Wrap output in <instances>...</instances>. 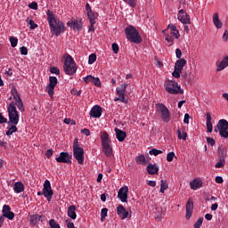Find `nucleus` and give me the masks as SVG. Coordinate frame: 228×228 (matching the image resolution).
I'll return each mask as SVG.
<instances>
[{
    "label": "nucleus",
    "mask_w": 228,
    "mask_h": 228,
    "mask_svg": "<svg viewBox=\"0 0 228 228\" xmlns=\"http://www.w3.org/2000/svg\"><path fill=\"white\" fill-rule=\"evenodd\" d=\"M48 24L50 26V31L55 37H60L63 31H65V25L56 18L54 14H47Z\"/></svg>",
    "instance_id": "f257e3e1"
},
{
    "label": "nucleus",
    "mask_w": 228,
    "mask_h": 228,
    "mask_svg": "<svg viewBox=\"0 0 228 228\" xmlns=\"http://www.w3.org/2000/svg\"><path fill=\"white\" fill-rule=\"evenodd\" d=\"M7 111L9 115L8 126H17V124H19L20 115L19 114V111H17V107L15 106V102H12L8 105Z\"/></svg>",
    "instance_id": "f03ea898"
},
{
    "label": "nucleus",
    "mask_w": 228,
    "mask_h": 228,
    "mask_svg": "<svg viewBox=\"0 0 228 228\" xmlns=\"http://www.w3.org/2000/svg\"><path fill=\"white\" fill-rule=\"evenodd\" d=\"M64 66L63 69L65 74L68 76H74L77 70V67L76 66V62L74 61V58L70 56L69 53L64 55Z\"/></svg>",
    "instance_id": "7ed1b4c3"
},
{
    "label": "nucleus",
    "mask_w": 228,
    "mask_h": 228,
    "mask_svg": "<svg viewBox=\"0 0 228 228\" xmlns=\"http://www.w3.org/2000/svg\"><path fill=\"white\" fill-rule=\"evenodd\" d=\"M164 87L167 94L177 95V94H184V90L181 89V86L175 80H166Z\"/></svg>",
    "instance_id": "20e7f679"
},
{
    "label": "nucleus",
    "mask_w": 228,
    "mask_h": 228,
    "mask_svg": "<svg viewBox=\"0 0 228 228\" xmlns=\"http://www.w3.org/2000/svg\"><path fill=\"white\" fill-rule=\"evenodd\" d=\"M125 35H126L127 40L133 44H140L142 42V37H140V33H138V30L134 26L129 25L125 29Z\"/></svg>",
    "instance_id": "39448f33"
},
{
    "label": "nucleus",
    "mask_w": 228,
    "mask_h": 228,
    "mask_svg": "<svg viewBox=\"0 0 228 228\" xmlns=\"http://www.w3.org/2000/svg\"><path fill=\"white\" fill-rule=\"evenodd\" d=\"M127 90V84H122L119 87L116 88V95L118 97L114 98L115 102H124V104H127L129 101L126 99V92Z\"/></svg>",
    "instance_id": "423d86ee"
},
{
    "label": "nucleus",
    "mask_w": 228,
    "mask_h": 228,
    "mask_svg": "<svg viewBox=\"0 0 228 228\" xmlns=\"http://www.w3.org/2000/svg\"><path fill=\"white\" fill-rule=\"evenodd\" d=\"M155 108L159 113L162 121L168 123L170 121V110H168V108L163 103H157Z\"/></svg>",
    "instance_id": "0eeeda50"
},
{
    "label": "nucleus",
    "mask_w": 228,
    "mask_h": 228,
    "mask_svg": "<svg viewBox=\"0 0 228 228\" xmlns=\"http://www.w3.org/2000/svg\"><path fill=\"white\" fill-rule=\"evenodd\" d=\"M43 195L48 202H51L53 196L54 195V191L51 187V182L49 180H45L43 184Z\"/></svg>",
    "instance_id": "6e6552de"
},
{
    "label": "nucleus",
    "mask_w": 228,
    "mask_h": 228,
    "mask_svg": "<svg viewBox=\"0 0 228 228\" xmlns=\"http://www.w3.org/2000/svg\"><path fill=\"white\" fill-rule=\"evenodd\" d=\"M73 156L79 165L85 163V150L82 147L75 146L73 148Z\"/></svg>",
    "instance_id": "1a4fd4ad"
},
{
    "label": "nucleus",
    "mask_w": 228,
    "mask_h": 228,
    "mask_svg": "<svg viewBox=\"0 0 228 228\" xmlns=\"http://www.w3.org/2000/svg\"><path fill=\"white\" fill-rule=\"evenodd\" d=\"M58 85V78L56 77H49V84L46 86V92L50 97H54V88Z\"/></svg>",
    "instance_id": "9d476101"
},
{
    "label": "nucleus",
    "mask_w": 228,
    "mask_h": 228,
    "mask_svg": "<svg viewBox=\"0 0 228 228\" xmlns=\"http://www.w3.org/2000/svg\"><path fill=\"white\" fill-rule=\"evenodd\" d=\"M177 19L180 20V22H182V24H191L190 14L183 9L178 11Z\"/></svg>",
    "instance_id": "9b49d317"
},
{
    "label": "nucleus",
    "mask_w": 228,
    "mask_h": 228,
    "mask_svg": "<svg viewBox=\"0 0 228 228\" xmlns=\"http://www.w3.org/2000/svg\"><path fill=\"white\" fill-rule=\"evenodd\" d=\"M129 193V187L124 186L118 191V199L122 202H127V194Z\"/></svg>",
    "instance_id": "f8f14e48"
},
{
    "label": "nucleus",
    "mask_w": 228,
    "mask_h": 228,
    "mask_svg": "<svg viewBox=\"0 0 228 228\" xmlns=\"http://www.w3.org/2000/svg\"><path fill=\"white\" fill-rule=\"evenodd\" d=\"M3 216L8 220H13L15 218V213L12 212V208L9 205H4L2 209Z\"/></svg>",
    "instance_id": "ddd939ff"
},
{
    "label": "nucleus",
    "mask_w": 228,
    "mask_h": 228,
    "mask_svg": "<svg viewBox=\"0 0 228 228\" xmlns=\"http://www.w3.org/2000/svg\"><path fill=\"white\" fill-rule=\"evenodd\" d=\"M57 163H70L72 159V155L69 154L68 152H61L60 156L56 159Z\"/></svg>",
    "instance_id": "4468645a"
},
{
    "label": "nucleus",
    "mask_w": 228,
    "mask_h": 228,
    "mask_svg": "<svg viewBox=\"0 0 228 228\" xmlns=\"http://www.w3.org/2000/svg\"><path fill=\"white\" fill-rule=\"evenodd\" d=\"M185 209H186L185 218L186 220H190V218H191V216L193 215V199L189 198L186 203Z\"/></svg>",
    "instance_id": "2eb2a0df"
},
{
    "label": "nucleus",
    "mask_w": 228,
    "mask_h": 228,
    "mask_svg": "<svg viewBox=\"0 0 228 228\" xmlns=\"http://www.w3.org/2000/svg\"><path fill=\"white\" fill-rule=\"evenodd\" d=\"M68 28H70L74 31H81V28H83V23L77 20H71L67 22Z\"/></svg>",
    "instance_id": "dca6fc26"
},
{
    "label": "nucleus",
    "mask_w": 228,
    "mask_h": 228,
    "mask_svg": "<svg viewBox=\"0 0 228 228\" xmlns=\"http://www.w3.org/2000/svg\"><path fill=\"white\" fill-rule=\"evenodd\" d=\"M102 115V108L99 105H94L90 110V117L93 118H101Z\"/></svg>",
    "instance_id": "f3484780"
},
{
    "label": "nucleus",
    "mask_w": 228,
    "mask_h": 228,
    "mask_svg": "<svg viewBox=\"0 0 228 228\" xmlns=\"http://www.w3.org/2000/svg\"><path fill=\"white\" fill-rule=\"evenodd\" d=\"M117 215L121 218V220H126L129 216V212L126 210L124 206L119 205L117 208Z\"/></svg>",
    "instance_id": "a211bd4d"
},
{
    "label": "nucleus",
    "mask_w": 228,
    "mask_h": 228,
    "mask_svg": "<svg viewBox=\"0 0 228 228\" xmlns=\"http://www.w3.org/2000/svg\"><path fill=\"white\" fill-rule=\"evenodd\" d=\"M212 22L216 29H222L224 26V22L220 20V17L218 16V12H215L212 16Z\"/></svg>",
    "instance_id": "6ab92c4d"
},
{
    "label": "nucleus",
    "mask_w": 228,
    "mask_h": 228,
    "mask_svg": "<svg viewBox=\"0 0 228 228\" xmlns=\"http://www.w3.org/2000/svg\"><path fill=\"white\" fill-rule=\"evenodd\" d=\"M216 72H221V70L226 69L228 67V56L224 57L221 61H216Z\"/></svg>",
    "instance_id": "aec40b11"
},
{
    "label": "nucleus",
    "mask_w": 228,
    "mask_h": 228,
    "mask_svg": "<svg viewBox=\"0 0 228 228\" xmlns=\"http://www.w3.org/2000/svg\"><path fill=\"white\" fill-rule=\"evenodd\" d=\"M146 170L150 175H156L159 172V167L156 164H148Z\"/></svg>",
    "instance_id": "412c9836"
},
{
    "label": "nucleus",
    "mask_w": 228,
    "mask_h": 228,
    "mask_svg": "<svg viewBox=\"0 0 228 228\" xmlns=\"http://www.w3.org/2000/svg\"><path fill=\"white\" fill-rule=\"evenodd\" d=\"M191 190H199V188H202V180L200 178H195L191 182H190Z\"/></svg>",
    "instance_id": "4be33fe9"
},
{
    "label": "nucleus",
    "mask_w": 228,
    "mask_h": 228,
    "mask_svg": "<svg viewBox=\"0 0 228 228\" xmlns=\"http://www.w3.org/2000/svg\"><path fill=\"white\" fill-rule=\"evenodd\" d=\"M102 152L105 154L107 158H111L113 156V149L110 144H102Z\"/></svg>",
    "instance_id": "5701e85b"
},
{
    "label": "nucleus",
    "mask_w": 228,
    "mask_h": 228,
    "mask_svg": "<svg viewBox=\"0 0 228 228\" xmlns=\"http://www.w3.org/2000/svg\"><path fill=\"white\" fill-rule=\"evenodd\" d=\"M67 215L71 220H76L77 218V215L76 214V206L70 205L68 208Z\"/></svg>",
    "instance_id": "b1692460"
},
{
    "label": "nucleus",
    "mask_w": 228,
    "mask_h": 228,
    "mask_svg": "<svg viewBox=\"0 0 228 228\" xmlns=\"http://www.w3.org/2000/svg\"><path fill=\"white\" fill-rule=\"evenodd\" d=\"M116 133V138L118 142H124L126 140V136H127V134L118 128H115Z\"/></svg>",
    "instance_id": "393cba45"
},
{
    "label": "nucleus",
    "mask_w": 228,
    "mask_h": 228,
    "mask_svg": "<svg viewBox=\"0 0 228 228\" xmlns=\"http://www.w3.org/2000/svg\"><path fill=\"white\" fill-rule=\"evenodd\" d=\"M135 161L138 165H147L149 163V157L145 155H139L135 158Z\"/></svg>",
    "instance_id": "a878e982"
},
{
    "label": "nucleus",
    "mask_w": 228,
    "mask_h": 228,
    "mask_svg": "<svg viewBox=\"0 0 228 228\" xmlns=\"http://www.w3.org/2000/svg\"><path fill=\"white\" fill-rule=\"evenodd\" d=\"M218 131L228 129V121L226 119H220L216 126Z\"/></svg>",
    "instance_id": "bb28decb"
},
{
    "label": "nucleus",
    "mask_w": 228,
    "mask_h": 228,
    "mask_svg": "<svg viewBox=\"0 0 228 228\" xmlns=\"http://www.w3.org/2000/svg\"><path fill=\"white\" fill-rule=\"evenodd\" d=\"M24 190H25V187L22 182H16L14 183V187H13L14 193H22Z\"/></svg>",
    "instance_id": "cd10ccee"
},
{
    "label": "nucleus",
    "mask_w": 228,
    "mask_h": 228,
    "mask_svg": "<svg viewBox=\"0 0 228 228\" xmlns=\"http://www.w3.org/2000/svg\"><path fill=\"white\" fill-rule=\"evenodd\" d=\"M207 133H213V123H211V113H207Z\"/></svg>",
    "instance_id": "c85d7f7f"
},
{
    "label": "nucleus",
    "mask_w": 228,
    "mask_h": 228,
    "mask_svg": "<svg viewBox=\"0 0 228 228\" xmlns=\"http://www.w3.org/2000/svg\"><path fill=\"white\" fill-rule=\"evenodd\" d=\"M101 140H102V145H108L111 142L110 140V134L108 133L103 132L101 135Z\"/></svg>",
    "instance_id": "c756f323"
},
{
    "label": "nucleus",
    "mask_w": 228,
    "mask_h": 228,
    "mask_svg": "<svg viewBox=\"0 0 228 228\" xmlns=\"http://www.w3.org/2000/svg\"><path fill=\"white\" fill-rule=\"evenodd\" d=\"M185 65H186V61L184 59H179L176 61L175 64V69L183 71V69H184Z\"/></svg>",
    "instance_id": "7c9ffc66"
},
{
    "label": "nucleus",
    "mask_w": 228,
    "mask_h": 228,
    "mask_svg": "<svg viewBox=\"0 0 228 228\" xmlns=\"http://www.w3.org/2000/svg\"><path fill=\"white\" fill-rule=\"evenodd\" d=\"M7 129L6 135L11 136L13 133H17V125H8Z\"/></svg>",
    "instance_id": "2f4dec72"
},
{
    "label": "nucleus",
    "mask_w": 228,
    "mask_h": 228,
    "mask_svg": "<svg viewBox=\"0 0 228 228\" xmlns=\"http://www.w3.org/2000/svg\"><path fill=\"white\" fill-rule=\"evenodd\" d=\"M11 94L12 99H14L15 102L20 101V95L19 94V93L17 92V90L15 88H12L11 90Z\"/></svg>",
    "instance_id": "473e14b6"
},
{
    "label": "nucleus",
    "mask_w": 228,
    "mask_h": 228,
    "mask_svg": "<svg viewBox=\"0 0 228 228\" xmlns=\"http://www.w3.org/2000/svg\"><path fill=\"white\" fill-rule=\"evenodd\" d=\"M87 17L90 24H95V19H97V16H95V12H94V11H90V12H87Z\"/></svg>",
    "instance_id": "72a5a7b5"
},
{
    "label": "nucleus",
    "mask_w": 228,
    "mask_h": 228,
    "mask_svg": "<svg viewBox=\"0 0 228 228\" xmlns=\"http://www.w3.org/2000/svg\"><path fill=\"white\" fill-rule=\"evenodd\" d=\"M26 22L29 26V29H37V28H38V25L35 23V20L30 18H27Z\"/></svg>",
    "instance_id": "f704fd0d"
},
{
    "label": "nucleus",
    "mask_w": 228,
    "mask_h": 228,
    "mask_svg": "<svg viewBox=\"0 0 228 228\" xmlns=\"http://www.w3.org/2000/svg\"><path fill=\"white\" fill-rule=\"evenodd\" d=\"M160 193H165L166 190H168V183L167 182V180H161L160 182Z\"/></svg>",
    "instance_id": "c9c22d12"
},
{
    "label": "nucleus",
    "mask_w": 228,
    "mask_h": 228,
    "mask_svg": "<svg viewBox=\"0 0 228 228\" xmlns=\"http://www.w3.org/2000/svg\"><path fill=\"white\" fill-rule=\"evenodd\" d=\"M165 40L167 42V45H174V37L170 34H166L165 35Z\"/></svg>",
    "instance_id": "e433bc0d"
},
{
    "label": "nucleus",
    "mask_w": 228,
    "mask_h": 228,
    "mask_svg": "<svg viewBox=\"0 0 228 228\" xmlns=\"http://www.w3.org/2000/svg\"><path fill=\"white\" fill-rule=\"evenodd\" d=\"M225 167V159H219V160L216 163V168H224Z\"/></svg>",
    "instance_id": "4c0bfd02"
},
{
    "label": "nucleus",
    "mask_w": 228,
    "mask_h": 228,
    "mask_svg": "<svg viewBox=\"0 0 228 228\" xmlns=\"http://www.w3.org/2000/svg\"><path fill=\"white\" fill-rule=\"evenodd\" d=\"M96 60H97V55L95 53H91L89 55V59H88V64L94 65V63H95Z\"/></svg>",
    "instance_id": "58836bf2"
},
{
    "label": "nucleus",
    "mask_w": 228,
    "mask_h": 228,
    "mask_svg": "<svg viewBox=\"0 0 228 228\" xmlns=\"http://www.w3.org/2000/svg\"><path fill=\"white\" fill-rule=\"evenodd\" d=\"M177 136L179 138V140H186V138H188V134H186V132H181V130H177Z\"/></svg>",
    "instance_id": "ea45409f"
},
{
    "label": "nucleus",
    "mask_w": 228,
    "mask_h": 228,
    "mask_svg": "<svg viewBox=\"0 0 228 228\" xmlns=\"http://www.w3.org/2000/svg\"><path fill=\"white\" fill-rule=\"evenodd\" d=\"M149 154L151 156H159V154H163V151L161 150H157V149H152L149 151Z\"/></svg>",
    "instance_id": "a19ab883"
},
{
    "label": "nucleus",
    "mask_w": 228,
    "mask_h": 228,
    "mask_svg": "<svg viewBox=\"0 0 228 228\" xmlns=\"http://www.w3.org/2000/svg\"><path fill=\"white\" fill-rule=\"evenodd\" d=\"M9 40L12 47H17V44H19V39L17 37H10Z\"/></svg>",
    "instance_id": "79ce46f5"
},
{
    "label": "nucleus",
    "mask_w": 228,
    "mask_h": 228,
    "mask_svg": "<svg viewBox=\"0 0 228 228\" xmlns=\"http://www.w3.org/2000/svg\"><path fill=\"white\" fill-rule=\"evenodd\" d=\"M126 3V4H128L130 8H136V0H122Z\"/></svg>",
    "instance_id": "37998d69"
},
{
    "label": "nucleus",
    "mask_w": 228,
    "mask_h": 228,
    "mask_svg": "<svg viewBox=\"0 0 228 228\" xmlns=\"http://www.w3.org/2000/svg\"><path fill=\"white\" fill-rule=\"evenodd\" d=\"M183 71L181 69H177L176 68H175L172 76L173 77H175L176 79H179L181 77V73Z\"/></svg>",
    "instance_id": "c03bdc74"
},
{
    "label": "nucleus",
    "mask_w": 228,
    "mask_h": 228,
    "mask_svg": "<svg viewBox=\"0 0 228 228\" xmlns=\"http://www.w3.org/2000/svg\"><path fill=\"white\" fill-rule=\"evenodd\" d=\"M49 226H50V228H61V227H60V224L56 223V221L54 219H50Z\"/></svg>",
    "instance_id": "a18cd8bd"
},
{
    "label": "nucleus",
    "mask_w": 228,
    "mask_h": 228,
    "mask_svg": "<svg viewBox=\"0 0 228 228\" xmlns=\"http://www.w3.org/2000/svg\"><path fill=\"white\" fill-rule=\"evenodd\" d=\"M106 216H108V208H102L101 211V220L102 222H104L106 219Z\"/></svg>",
    "instance_id": "49530a36"
},
{
    "label": "nucleus",
    "mask_w": 228,
    "mask_h": 228,
    "mask_svg": "<svg viewBox=\"0 0 228 228\" xmlns=\"http://www.w3.org/2000/svg\"><path fill=\"white\" fill-rule=\"evenodd\" d=\"M204 222V217H200L196 223L194 224V228H200L202 227V223Z\"/></svg>",
    "instance_id": "de8ad7c7"
},
{
    "label": "nucleus",
    "mask_w": 228,
    "mask_h": 228,
    "mask_svg": "<svg viewBox=\"0 0 228 228\" xmlns=\"http://www.w3.org/2000/svg\"><path fill=\"white\" fill-rule=\"evenodd\" d=\"M174 158H175V153L174 151H170L167 155V161L168 162L174 161Z\"/></svg>",
    "instance_id": "09e8293b"
},
{
    "label": "nucleus",
    "mask_w": 228,
    "mask_h": 228,
    "mask_svg": "<svg viewBox=\"0 0 228 228\" xmlns=\"http://www.w3.org/2000/svg\"><path fill=\"white\" fill-rule=\"evenodd\" d=\"M14 104L17 106L20 111H24V103L22 102V100L16 102Z\"/></svg>",
    "instance_id": "8fccbe9b"
},
{
    "label": "nucleus",
    "mask_w": 228,
    "mask_h": 228,
    "mask_svg": "<svg viewBox=\"0 0 228 228\" xmlns=\"http://www.w3.org/2000/svg\"><path fill=\"white\" fill-rule=\"evenodd\" d=\"M219 156L221 157V159H225L227 156V150L225 148L221 149L219 151Z\"/></svg>",
    "instance_id": "3c124183"
},
{
    "label": "nucleus",
    "mask_w": 228,
    "mask_h": 228,
    "mask_svg": "<svg viewBox=\"0 0 228 228\" xmlns=\"http://www.w3.org/2000/svg\"><path fill=\"white\" fill-rule=\"evenodd\" d=\"M219 134L221 136V138H228V129L226 130H219Z\"/></svg>",
    "instance_id": "603ef678"
},
{
    "label": "nucleus",
    "mask_w": 228,
    "mask_h": 228,
    "mask_svg": "<svg viewBox=\"0 0 228 228\" xmlns=\"http://www.w3.org/2000/svg\"><path fill=\"white\" fill-rule=\"evenodd\" d=\"M51 74H55V76H60V69L56 67L50 68Z\"/></svg>",
    "instance_id": "864d4df0"
},
{
    "label": "nucleus",
    "mask_w": 228,
    "mask_h": 228,
    "mask_svg": "<svg viewBox=\"0 0 228 228\" xmlns=\"http://www.w3.org/2000/svg\"><path fill=\"white\" fill-rule=\"evenodd\" d=\"M93 85H94V86H101V79L99 77H94L93 78Z\"/></svg>",
    "instance_id": "5fc2aeb1"
},
{
    "label": "nucleus",
    "mask_w": 228,
    "mask_h": 228,
    "mask_svg": "<svg viewBox=\"0 0 228 228\" xmlns=\"http://www.w3.org/2000/svg\"><path fill=\"white\" fill-rule=\"evenodd\" d=\"M170 35L171 37H175V38L176 39H179V37H181V35H179V30H177V28L175 30H172Z\"/></svg>",
    "instance_id": "6e6d98bb"
},
{
    "label": "nucleus",
    "mask_w": 228,
    "mask_h": 228,
    "mask_svg": "<svg viewBox=\"0 0 228 228\" xmlns=\"http://www.w3.org/2000/svg\"><path fill=\"white\" fill-rule=\"evenodd\" d=\"M94 77L92 76V75L86 76V77H84V81H85L86 83H93Z\"/></svg>",
    "instance_id": "4d7b16f0"
},
{
    "label": "nucleus",
    "mask_w": 228,
    "mask_h": 228,
    "mask_svg": "<svg viewBox=\"0 0 228 228\" xmlns=\"http://www.w3.org/2000/svg\"><path fill=\"white\" fill-rule=\"evenodd\" d=\"M20 52L23 56H28V48L26 46H21Z\"/></svg>",
    "instance_id": "13d9d810"
},
{
    "label": "nucleus",
    "mask_w": 228,
    "mask_h": 228,
    "mask_svg": "<svg viewBox=\"0 0 228 228\" xmlns=\"http://www.w3.org/2000/svg\"><path fill=\"white\" fill-rule=\"evenodd\" d=\"M28 8H30V10H38V4H37V2H32L28 4Z\"/></svg>",
    "instance_id": "bf43d9fd"
},
{
    "label": "nucleus",
    "mask_w": 228,
    "mask_h": 228,
    "mask_svg": "<svg viewBox=\"0 0 228 228\" xmlns=\"http://www.w3.org/2000/svg\"><path fill=\"white\" fill-rule=\"evenodd\" d=\"M207 142L208 143V145H211V147H214V145L216 144L215 139L211 137H207Z\"/></svg>",
    "instance_id": "052dcab7"
},
{
    "label": "nucleus",
    "mask_w": 228,
    "mask_h": 228,
    "mask_svg": "<svg viewBox=\"0 0 228 228\" xmlns=\"http://www.w3.org/2000/svg\"><path fill=\"white\" fill-rule=\"evenodd\" d=\"M112 51L115 54H118V45L116 43L112 44Z\"/></svg>",
    "instance_id": "680f3d73"
},
{
    "label": "nucleus",
    "mask_w": 228,
    "mask_h": 228,
    "mask_svg": "<svg viewBox=\"0 0 228 228\" xmlns=\"http://www.w3.org/2000/svg\"><path fill=\"white\" fill-rule=\"evenodd\" d=\"M183 122L184 124H190V114H184Z\"/></svg>",
    "instance_id": "e2e57ef3"
},
{
    "label": "nucleus",
    "mask_w": 228,
    "mask_h": 228,
    "mask_svg": "<svg viewBox=\"0 0 228 228\" xmlns=\"http://www.w3.org/2000/svg\"><path fill=\"white\" fill-rule=\"evenodd\" d=\"M82 134H85L86 136H90V130L88 128H84L81 130Z\"/></svg>",
    "instance_id": "0e129e2a"
},
{
    "label": "nucleus",
    "mask_w": 228,
    "mask_h": 228,
    "mask_svg": "<svg viewBox=\"0 0 228 228\" xmlns=\"http://www.w3.org/2000/svg\"><path fill=\"white\" fill-rule=\"evenodd\" d=\"M176 58L180 59L183 56V52H181V49L177 48L175 50Z\"/></svg>",
    "instance_id": "69168bd1"
},
{
    "label": "nucleus",
    "mask_w": 228,
    "mask_h": 228,
    "mask_svg": "<svg viewBox=\"0 0 228 228\" xmlns=\"http://www.w3.org/2000/svg\"><path fill=\"white\" fill-rule=\"evenodd\" d=\"M227 40H228V31L225 30V31L224 32V35H223V41H224V42H227Z\"/></svg>",
    "instance_id": "338daca9"
},
{
    "label": "nucleus",
    "mask_w": 228,
    "mask_h": 228,
    "mask_svg": "<svg viewBox=\"0 0 228 228\" xmlns=\"http://www.w3.org/2000/svg\"><path fill=\"white\" fill-rule=\"evenodd\" d=\"M45 156L46 158H51V156H53V150L52 149L47 150L45 152Z\"/></svg>",
    "instance_id": "774afa93"
}]
</instances>
